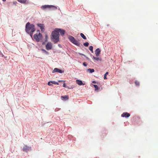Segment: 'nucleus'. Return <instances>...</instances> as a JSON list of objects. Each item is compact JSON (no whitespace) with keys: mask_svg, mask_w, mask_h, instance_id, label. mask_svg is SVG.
<instances>
[{"mask_svg":"<svg viewBox=\"0 0 158 158\" xmlns=\"http://www.w3.org/2000/svg\"><path fill=\"white\" fill-rule=\"evenodd\" d=\"M58 46L60 48H61L62 47V45L60 44H58Z\"/></svg>","mask_w":158,"mask_h":158,"instance_id":"nucleus-36","label":"nucleus"},{"mask_svg":"<svg viewBox=\"0 0 158 158\" xmlns=\"http://www.w3.org/2000/svg\"><path fill=\"white\" fill-rule=\"evenodd\" d=\"M83 65L84 66L86 67L87 65V64L86 62H84L83 63Z\"/></svg>","mask_w":158,"mask_h":158,"instance_id":"nucleus-27","label":"nucleus"},{"mask_svg":"<svg viewBox=\"0 0 158 158\" xmlns=\"http://www.w3.org/2000/svg\"><path fill=\"white\" fill-rule=\"evenodd\" d=\"M101 50L100 48H97L95 51V54L97 56H99L101 54Z\"/></svg>","mask_w":158,"mask_h":158,"instance_id":"nucleus-10","label":"nucleus"},{"mask_svg":"<svg viewBox=\"0 0 158 158\" xmlns=\"http://www.w3.org/2000/svg\"><path fill=\"white\" fill-rule=\"evenodd\" d=\"M89 49L91 51L92 53H93V47L92 46H90L89 47Z\"/></svg>","mask_w":158,"mask_h":158,"instance_id":"nucleus-20","label":"nucleus"},{"mask_svg":"<svg viewBox=\"0 0 158 158\" xmlns=\"http://www.w3.org/2000/svg\"><path fill=\"white\" fill-rule=\"evenodd\" d=\"M109 26V24H107V26Z\"/></svg>","mask_w":158,"mask_h":158,"instance_id":"nucleus-43","label":"nucleus"},{"mask_svg":"<svg viewBox=\"0 0 158 158\" xmlns=\"http://www.w3.org/2000/svg\"><path fill=\"white\" fill-rule=\"evenodd\" d=\"M61 98L62 100H68L69 98V96L68 95H64V96H61Z\"/></svg>","mask_w":158,"mask_h":158,"instance_id":"nucleus-13","label":"nucleus"},{"mask_svg":"<svg viewBox=\"0 0 158 158\" xmlns=\"http://www.w3.org/2000/svg\"><path fill=\"white\" fill-rule=\"evenodd\" d=\"M90 56L93 59V56H94L93 55H92L91 54H90Z\"/></svg>","mask_w":158,"mask_h":158,"instance_id":"nucleus-37","label":"nucleus"},{"mask_svg":"<svg viewBox=\"0 0 158 158\" xmlns=\"http://www.w3.org/2000/svg\"><path fill=\"white\" fill-rule=\"evenodd\" d=\"M76 83L79 85H84L85 83H83L81 80L77 79L76 80Z\"/></svg>","mask_w":158,"mask_h":158,"instance_id":"nucleus-11","label":"nucleus"},{"mask_svg":"<svg viewBox=\"0 0 158 158\" xmlns=\"http://www.w3.org/2000/svg\"><path fill=\"white\" fill-rule=\"evenodd\" d=\"M93 85L94 86V87L95 88V91H98L100 89L99 87H98V86L97 85L95 84Z\"/></svg>","mask_w":158,"mask_h":158,"instance_id":"nucleus-15","label":"nucleus"},{"mask_svg":"<svg viewBox=\"0 0 158 158\" xmlns=\"http://www.w3.org/2000/svg\"><path fill=\"white\" fill-rule=\"evenodd\" d=\"M6 0H2V1L3 2H5V1H6Z\"/></svg>","mask_w":158,"mask_h":158,"instance_id":"nucleus-41","label":"nucleus"},{"mask_svg":"<svg viewBox=\"0 0 158 158\" xmlns=\"http://www.w3.org/2000/svg\"><path fill=\"white\" fill-rule=\"evenodd\" d=\"M37 25L40 28L42 32H44V31L45 29L44 24L39 23L37 24Z\"/></svg>","mask_w":158,"mask_h":158,"instance_id":"nucleus-7","label":"nucleus"},{"mask_svg":"<svg viewBox=\"0 0 158 158\" xmlns=\"http://www.w3.org/2000/svg\"><path fill=\"white\" fill-rule=\"evenodd\" d=\"M92 83H94V84H96V83H97V82L96 81H92Z\"/></svg>","mask_w":158,"mask_h":158,"instance_id":"nucleus-34","label":"nucleus"},{"mask_svg":"<svg viewBox=\"0 0 158 158\" xmlns=\"http://www.w3.org/2000/svg\"><path fill=\"white\" fill-rule=\"evenodd\" d=\"M45 41L47 42L48 41V36L47 34H46L45 35Z\"/></svg>","mask_w":158,"mask_h":158,"instance_id":"nucleus-26","label":"nucleus"},{"mask_svg":"<svg viewBox=\"0 0 158 158\" xmlns=\"http://www.w3.org/2000/svg\"><path fill=\"white\" fill-rule=\"evenodd\" d=\"M48 85L50 86H52L53 85L52 83V81H48Z\"/></svg>","mask_w":158,"mask_h":158,"instance_id":"nucleus-25","label":"nucleus"},{"mask_svg":"<svg viewBox=\"0 0 158 158\" xmlns=\"http://www.w3.org/2000/svg\"><path fill=\"white\" fill-rule=\"evenodd\" d=\"M65 32V31L62 29L55 28L52 32L50 37L51 40L54 44H57L59 41L60 33L63 36Z\"/></svg>","mask_w":158,"mask_h":158,"instance_id":"nucleus-2","label":"nucleus"},{"mask_svg":"<svg viewBox=\"0 0 158 158\" xmlns=\"http://www.w3.org/2000/svg\"><path fill=\"white\" fill-rule=\"evenodd\" d=\"M46 42H47L45 41H44L42 43V45H44V44H45V43Z\"/></svg>","mask_w":158,"mask_h":158,"instance_id":"nucleus-35","label":"nucleus"},{"mask_svg":"<svg viewBox=\"0 0 158 158\" xmlns=\"http://www.w3.org/2000/svg\"><path fill=\"white\" fill-rule=\"evenodd\" d=\"M106 132H107L106 131H105V135H106V134H107Z\"/></svg>","mask_w":158,"mask_h":158,"instance_id":"nucleus-39","label":"nucleus"},{"mask_svg":"<svg viewBox=\"0 0 158 158\" xmlns=\"http://www.w3.org/2000/svg\"><path fill=\"white\" fill-rule=\"evenodd\" d=\"M87 51H88V52H89V53L90 54V52H89V51L88 50H87Z\"/></svg>","mask_w":158,"mask_h":158,"instance_id":"nucleus-42","label":"nucleus"},{"mask_svg":"<svg viewBox=\"0 0 158 158\" xmlns=\"http://www.w3.org/2000/svg\"><path fill=\"white\" fill-rule=\"evenodd\" d=\"M18 2L22 4H25L27 0H17Z\"/></svg>","mask_w":158,"mask_h":158,"instance_id":"nucleus-16","label":"nucleus"},{"mask_svg":"<svg viewBox=\"0 0 158 158\" xmlns=\"http://www.w3.org/2000/svg\"><path fill=\"white\" fill-rule=\"evenodd\" d=\"M40 30H39V29H38V30H36V32H39V33H40Z\"/></svg>","mask_w":158,"mask_h":158,"instance_id":"nucleus-38","label":"nucleus"},{"mask_svg":"<svg viewBox=\"0 0 158 158\" xmlns=\"http://www.w3.org/2000/svg\"><path fill=\"white\" fill-rule=\"evenodd\" d=\"M84 46L86 47H87L88 46L89 44L88 42H85L83 43V44Z\"/></svg>","mask_w":158,"mask_h":158,"instance_id":"nucleus-21","label":"nucleus"},{"mask_svg":"<svg viewBox=\"0 0 158 158\" xmlns=\"http://www.w3.org/2000/svg\"><path fill=\"white\" fill-rule=\"evenodd\" d=\"M52 44L51 42H48L45 45L46 49L49 50L52 49Z\"/></svg>","mask_w":158,"mask_h":158,"instance_id":"nucleus-5","label":"nucleus"},{"mask_svg":"<svg viewBox=\"0 0 158 158\" xmlns=\"http://www.w3.org/2000/svg\"><path fill=\"white\" fill-rule=\"evenodd\" d=\"M135 83L136 86H139V83L137 81H135Z\"/></svg>","mask_w":158,"mask_h":158,"instance_id":"nucleus-23","label":"nucleus"},{"mask_svg":"<svg viewBox=\"0 0 158 158\" xmlns=\"http://www.w3.org/2000/svg\"><path fill=\"white\" fill-rule=\"evenodd\" d=\"M35 31V25L34 24L31 23L29 22L26 23L25 27L26 32L30 35L32 39H33V38L36 42H39L43 38V35L41 33H39L35 34L33 36V33Z\"/></svg>","mask_w":158,"mask_h":158,"instance_id":"nucleus-1","label":"nucleus"},{"mask_svg":"<svg viewBox=\"0 0 158 158\" xmlns=\"http://www.w3.org/2000/svg\"><path fill=\"white\" fill-rule=\"evenodd\" d=\"M63 86L64 88H69V87H68V86H67L66 84L65 83H64L63 84Z\"/></svg>","mask_w":158,"mask_h":158,"instance_id":"nucleus-28","label":"nucleus"},{"mask_svg":"<svg viewBox=\"0 0 158 158\" xmlns=\"http://www.w3.org/2000/svg\"><path fill=\"white\" fill-rule=\"evenodd\" d=\"M41 9L43 10H45L47 9L52 10H55L57 9V7L53 5H42L40 7Z\"/></svg>","mask_w":158,"mask_h":158,"instance_id":"nucleus-4","label":"nucleus"},{"mask_svg":"<svg viewBox=\"0 0 158 158\" xmlns=\"http://www.w3.org/2000/svg\"><path fill=\"white\" fill-rule=\"evenodd\" d=\"M109 74V73L108 72H106V73L104 74V79L105 80L107 79V75H108Z\"/></svg>","mask_w":158,"mask_h":158,"instance_id":"nucleus-19","label":"nucleus"},{"mask_svg":"<svg viewBox=\"0 0 158 158\" xmlns=\"http://www.w3.org/2000/svg\"><path fill=\"white\" fill-rule=\"evenodd\" d=\"M41 50L43 51V53H45L47 55H48L49 54L48 52L46 51L44 49L42 48L41 49Z\"/></svg>","mask_w":158,"mask_h":158,"instance_id":"nucleus-17","label":"nucleus"},{"mask_svg":"<svg viewBox=\"0 0 158 158\" xmlns=\"http://www.w3.org/2000/svg\"><path fill=\"white\" fill-rule=\"evenodd\" d=\"M31 150V147L28 146L27 145H25L23 147V151L26 152H27L28 151Z\"/></svg>","mask_w":158,"mask_h":158,"instance_id":"nucleus-8","label":"nucleus"},{"mask_svg":"<svg viewBox=\"0 0 158 158\" xmlns=\"http://www.w3.org/2000/svg\"><path fill=\"white\" fill-rule=\"evenodd\" d=\"M13 5H16L17 4V2L16 1L13 2Z\"/></svg>","mask_w":158,"mask_h":158,"instance_id":"nucleus-32","label":"nucleus"},{"mask_svg":"<svg viewBox=\"0 0 158 158\" xmlns=\"http://www.w3.org/2000/svg\"><path fill=\"white\" fill-rule=\"evenodd\" d=\"M69 89H73V87H72V86H71V88H69Z\"/></svg>","mask_w":158,"mask_h":158,"instance_id":"nucleus-40","label":"nucleus"},{"mask_svg":"<svg viewBox=\"0 0 158 158\" xmlns=\"http://www.w3.org/2000/svg\"><path fill=\"white\" fill-rule=\"evenodd\" d=\"M60 108H56L55 109V111H57L58 110H60Z\"/></svg>","mask_w":158,"mask_h":158,"instance_id":"nucleus-29","label":"nucleus"},{"mask_svg":"<svg viewBox=\"0 0 158 158\" xmlns=\"http://www.w3.org/2000/svg\"><path fill=\"white\" fill-rule=\"evenodd\" d=\"M79 54L81 55H82L83 56L85 57H86V56L84 55L83 54L81 53H79Z\"/></svg>","mask_w":158,"mask_h":158,"instance_id":"nucleus-31","label":"nucleus"},{"mask_svg":"<svg viewBox=\"0 0 158 158\" xmlns=\"http://www.w3.org/2000/svg\"><path fill=\"white\" fill-rule=\"evenodd\" d=\"M68 39L72 43L79 47L81 49L84 48L82 44H80V43L78 42L73 36L69 35L68 36Z\"/></svg>","mask_w":158,"mask_h":158,"instance_id":"nucleus-3","label":"nucleus"},{"mask_svg":"<svg viewBox=\"0 0 158 158\" xmlns=\"http://www.w3.org/2000/svg\"><path fill=\"white\" fill-rule=\"evenodd\" d=\"M80 35L81 36V37L84 40H86L87 38L85 36V35L82 33H81L80 34Z\"/></svg>","mask_w":158,"mask_h":158,"instance_id":"nucleus-18","label":"nucleus"},{"mask_svg":"<svg viewBox=\"0 0 158 158\" xmlns=\"http://www.w3.org/2000/svg\"><path fill=\"white\" fill-rule=\"evenodd\" d=\"M93 59H94V62H96L95 60L97 61H101L102 60V59L101 58H100L99 57H98V56L95 57V56H93Z\"/></svg>","mask_w":158,"mask_h":158,"instance_id":"nucleus-12","label":"nucleus"},{"mask_svg":"<svg viewBox=\"0 0 158 158\" xmlns=\"http://www.w3.org/2000/svg\"><path fill=\"white\" fill-rule=\"evenodd\" d=\"M85 57L86 58V59L88 60L90 62H91V60H90V59L89 58H88V57H87L86 56V57Z\"/></svg>","mask_w":158,"mask_h":158,"instance_id":"nucleus-30","label":"nucleus"},{"mask_svg":"<svg viewBox=\"0 0 158 158\" xmlns=\"http://www.w3.org/2000/svg\"><path fill=\"white\" fill-rule=\"evenodd\" d=\"M0 55H1L2 56V57H3L4 58H7V56H4L3 54L2 53V52H1V51H0Z\"/></svg>","mask_w":158,"mask_h":158,"instance_id":"nucleus-24","label":"nucleus"},{"mask_svg":"<svg viewBox=\"0 0 158 158\" xmlns=\"http://www.w3.org/2000/svg\"><path fill=\"white\" fill-rule=\"evenodd\" d=\"M52 72L53 73H62L64 72V71L58 68H55Z\"/></svg>","mask_w":158,"mask_h":158,"instance_id":"nucleus-6","label":"nucleus"},{"mask_svg":"<svg viewBox=\"0 0 158 158\" xmlns=\"http://www.w3.org/2000/svg\"><path fill=\"white\" fill-rule=\"evenodd\" d=\"M52 84H55V85H59V83L58 82H56L55 81H52Z\"/></svg>","mask_w":158,"mask_h":158,"instance_id":"nucleus-22","label":"nucleus"},{"mask_svg":"<svg viewBox=\"0 0 158 158\" xmlns=\"http://www.w3.org/2000/svg\"><path fill=\"white\" fill-rule=\"evenodd\" d=\"M95 70L93 69L89 68L87 69V71L90 73H92L94 72Z\"/></svg>","mask_w":158,"mask_h":158,"instance_id":"nucleus-14","label":"nucleus"},{"mask_svg":"<svg viewBox=\"0 0 158 158\" xmlns=\"http://www.w3.org/2000/svg\"><path fill=\"white\" fill-rule=\"evenodd\" d=\"M58 82H65V81H64V80H59L58 81Z\"/></svg>","mask_w":158,"mask_h":158,"instance_id":"nucleus-33","label":"nucleus"},{"mask_svg":"<svg viewBox=\"0 0 158 158\" xmlns=\"http://www.w3.org/2000/svg\"><path fill=\"white\" fill-rule=\"evenodd\" d=\"M130 116V114L127 112H123L121 114V117H125L126 118H127Z\"/></svg>","mask_w":158,"mask_h":158,"instance_id":"nucleus-9","label":"nucleus"}]
</instances>
